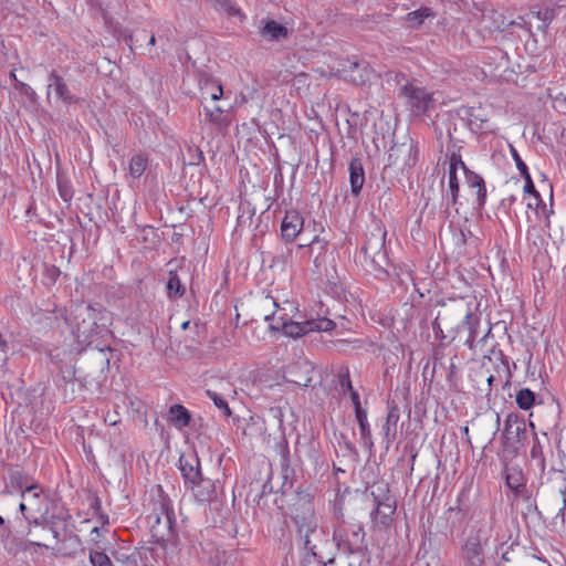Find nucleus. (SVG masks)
<instances>
[{"mask_svg":"<svg viewBox=\"0 0 566 566\" xmlns=\"http://www.w3.org/2000/svg\"><path fill=\"white\" fill-rule=\"evenodd\" d=\"M207 396L213 401L216 407L223 412L226 417L231 416V409L223 397H221L218 392L212 390H207Z\"/></svg>","mask_w":566,"mask_h":566,"instance_id":"nucleus-39","label":"nucleus"},{"mask_svg":"<svg viewBox=\"0 0 566 566\" xmlns=\"http://www.w3.org/2000/svg\"><path fill=\"white\" fill-rule=\"evenodd\" d=\"M190 484L193 495L199 502H209L216 495V486L210 479H206L201 475L198 481Z\"/></svg>","mask_w":566,"mask_h":566,"instance_id":"nucleus-18","label":"nucleus"},{"mask_svg":"<svg viewBox=\"0 0 566 566\" xmlns=\"http://www.w3.org/2000/svg\"><path fill=\"white\" fill-rule=\"evenodd\" d=\"M472 313L471 305L464 298H455L444 303L434 319L437 328L443 338L454 339L465 326V321L470 319Z\"/></svg>","mask_w":566,"mask_h":566,"instance_id":"nucleus-2","label":"nucleus"},{"mask_svg":"<svg viewBox=\"0 0 566 566\" xmlns=\"http://www.w3.org/2000/svg\"><path fill=\"white\" fill-rule=\"evenodd\" d=\"M417 161V151L413 144H395L388 153V166L397 167L399 170L411 168Z\"/></svg>","mask_w":566,"mask_h":566,"instance_id":"nucleus-7","label":"nucleus"},{"mask_svg":"<svg viewBox=\"0 0 566 566\" xmlns=\"http://www.w3.org/2000/svg\"><path fill=\"white\" fill-rule=\"evenodd\" d=\"M546 514L553 518H560L564 521V511L566 509V489H559L549 499L544 500L542 503Z\"/></svg>","mask_w":566,"mask_h":566,"instance_id":"nucleus-15","label":"nucleus"},{"mask_svg":"<svg viewBox=\"0 0 566 566\" xmlns=\"http://www.w3.org/2000/svg\"><path fill=\"white\" fill-rule=\"evenodd\" d=\"M527 438L525 420L517 413H509L502 431V446L505 451L516 453Z\"/></svg>","mask_w":566,"mask_h":566,"instance_id":"nucleus-6","label":"nucleus"},{"mask_svg":"<svg viewBox=\"0 0 566 566\" xmlns=\"http://www.w3.org/2000/svg\"><path fill=\"white\" fill-rule=\"evenodd\" d=\"M335 77H340L355 85H364L368 81L367 66L358 63L357 61H343L339 67L333 73Z\"/></svg>","mask_w":566,"mask_h":566,"instance_id":"nucleus-8","label":"nucleus"},{"mask_svg":"<svg viewBox=\"0 0 566 566\" xmlns=\"http://www.w3.org/2000/svg\"><path fill=\"white\" fill-rule=\"evenodd\" d=\"M10 76H11L15 82L18 81L14 72H11Z\"/></svg>","mask_w":566,"mask_h":566,"instance_id":"nucleus-60","label":"nucleus"},{"mask_svg":"<svg viewBox=\"0 0 566 566\" xmlns=\"http://www.w3.org/2000/svg\"><path fill=\"white\" fill-rule=\"evenodd\" d=\"M4 523H6V522H4L3 517H2V516H0V527L4 526Z\"/></svg>","mask_w":566,"mask_h":566,"instance_id":"nucleus-59","label":"nucleus"},{"mask_svg":"<svg viewBox=\"0 0 566 566\" xmlns=\"http://www.w3.org/2000/svg\"><path fill=\"white\" fill-rule=\"evenodd\" d=\"M189 325H190V322H189V321H186V322H184V323L181 324V328H182V329H187V328L189 327Z\"/></svg>","mask_w":566,"mask_h":566,"instance_id":"nucleus-55","label":"nucleus"},{"mask_svg":"<svg viewBox=\"0 0 566 566\" xmlns=\"http://www.w3.org/2000/svg\"><path fill=\"white\" fill-rule=\"evenodd\" d=\"M463 174L465 176L468 186L470 188H476V197L479 203H483L486 196L483 178L475 172L469 171L467 168L463 170Z\"/></svg>","mask_w":566,"mask_h":566,"instance_id":"nucleus-25","label":"nucleus"},{"mask_svg":"<svg viewBox=\"0 0 566 566\" xmlns=\"http://www.w3.org/2000/svg\"><path fill=\"white\" fill-rule=\"evenodd\" d=\"M265 321H272V329H282L283 333L291 337H301L311 332H328L335 327V323L326 317L307 319L304 322L287 321L284 315H279L277 312L272 315H265Z\"/></svg>","mask_w":566,"mask_h":566,"instance_id":"nucleus-3","label":"nucleus"},{"mask_svg":"<svg viewBox=\"0 0 566 566\" xmlns=\"http://www.w3.org/2000/svg\"><path fill=\"white\" fill-rule=\"evenodd\" d=\"M461 168L465 170V165L461 160V157L452 154L449 161L448 169V192L446 195L447 206H454L457 203L458 195H459V178H458V169Z\"/></svg>","mask_w":566,"mask_h":566,"instance_id":"nucleus-10","label":"nucleus"},{"mask_svg":"<svg viewBox=\"0 0 566 566\" xmlns=\"http://www.w3.org/2000/svg\"><path fill=\"white\" fill-rule=\"evenodd\" d=\"M502 558H503L504 560H506V562H510V560H511V557L509 556V552H504V553L502 554Z\"/></svg>","mask_w":566,"mask_h":566,"instance_id":"nucleus-54","label":"nucleus"},{"mask_svg":"<svg viewBox=\"0 0 566 566\" xmlns=\"http://www.w3.org/2000/svg\"><path fill=\"white\" fill-rule=\"evenodd\" d=\"M179 469L186 482L192 483L200 479V462L196 455L181 457L179 460Z\"/></svg>","mask_w":566,"mask_h":566,"instance_id":"nucleus-17","label":"nucleus"},{"mask_svg":"<svg viewBox=\"0 0 566 566\" xmlns=\"http://www.w3.org/2000/svg\"><path fill=\"white\" fill-rule=\"evenodd\" d=\"M470 124L474 125L478 129H488V119L482 118L479 114H471Z\"/></svg>","mask_w":566,"mask_h":566,"instance_id":"nucleus-46","label":"nucleus"},{"mask_svg":"<svg viewBox=\"0 0 566 566\" xmlns=\"http://www.w3.org/2000/svg\"><path fill=\"white\" fill-rule=\"evenodd\" d=\"M370 495L374 499V503L391 497L389 486L385 482H377L371 485Z\"/></svg>","mask_w":566,"mask_h":566,"instance_id":"nucleus-37","label":"nucleus"},{"mask_svg":"<svg viewBox=\"0 0 566 566\" xmlns=\"http://www.w3.org/2000/svg\"><path fill=\"white\" fill-rule=\"evenodd\" d=\"M523 177L525 179L524 191L526 193L533 195L535 197V199L538 200L539 199V193L535 189V186L533 184V180L531 178L530 172L526 174V175H523Z\"/></svg>","mask_w":566,"mask_h":566,"instance_id":"nucleus-45","label":"nucleus"},{"mask_svg":"<svg viewBox=\"0 0 566 566\" xmlns=\"http://www.w3.org/2000/svg\"><path fill=\"white\" fill-rule=\"evenodd\" d=\"M496 424L500 426V415L496 413ZM496 429H499V427H496Z\"/></svg>","mask_w":566,"mask_h":566,"instance_id":"nucleus-58","label":"nucleus"},{"mask_svg":"<svg viewBox=\"0 0 566 566\" xmlns=\"http://www.w3.org/2000/svg\"><path fill=\"white\" fill-rule=\"evenodd\" d=\"M537 20H533V28L536 25Z\"/></svg>","mask_w":566,"mask_h":566,"instance_id":"nucleus-63","label":"nucleus"},{"mask_svg":"<svg viewBox=\"0 0 566 566\" xmlns=\"http://www.w3.org/2000/svg\"><path fill=\"white\" fill-rule=\"evenodd\" d=\"M465 566H484V558H463Z\"/></svg>","mask_w":566,"mask_h":566,"instance_id":"nucleus-48","label":"nucleus"},{"mask_svg":"<svg viewBox=\"0 0 566 566\" xmlns=\"http://www.w3.org/2000/svg\"><path fill=\"white\" fill-rule=\"evenodd\" d=\"M147 167V158L144 155H135L129 161V174L134 178H139Z\"/></svg>","mask_w":566,"mask_h":566,"instance_id":"nucleus-33","label":"nucleus"},{"mask_svg":"<svg viewBox=\"0 0 566 566\" xmlns=\"http://www.w3.org/2000/svg\"><path fill=\"white\" fill-rule=\"evenodd\" d=\"M57 188L61 198L66 202L73 197V190L70 181L62 175L57 174Z\"/></svg>","mask_w":566,"mask_h":566,"instance_id":"nucleus-38","label":"nucleus"},{"mask_svg":"<svg viewBox=\"0 0 566 566\" xmlns=\"http://www.w3.org/2000/svg\"><path fill=\"white\" fill-rule=\"evenodd\" d=\"M461 430H462L463 436L465 437L467 441L470 443L471 440H470V434H469V427L464 426Z\"/></svg>","mask_w":566,"mask_h":566,"instance_id":"nucleus-52","label":"nucleus"},{"mask_svg":"<svg viewBox=\"0 0 566 566\" xmlns=\"http://www.w3.org/2000/svg\"><path fill=\"white\" fill-rule=\"evenodd\" d=\"M479 321H480L479 317L473 315V313H471L470 319H467L465 326L462 327V331H467V333H468V336H467L464 343L470 348H473L474 342L476 340V338L479 336V331H478Z\"/></svg>","mask_w":566,"mask_h":566,"instance_id":"nucleus-29","label":"nucleus"},{"mask_svg":"<svg viewBox=\"0 0 566 566\" xmlns=\"http://www.w3.org/2000/svg\"><path fill=\"white\" fill-rule=\"evenodd\" d=\"M535 15L537 17H534V20H537V23L535 25V28L539 31H544L547 25L549 24V22L553 20L554 18V11L553 9H544V10H535Z\"/></svg>","mask_w":566,"mask_h":566,"instance_id":"nucleus-36","label":"nucleus"},{"mask_svg":"<svg viewBox=\"0 0 566 566\" xmlns=\"http://www.w3.org/2000/svg\"><path fill=\"white\" fill-rule=\"evenodd\" d=\"M542 447L539 444V442L537 441V439H535V442L531 449V457L533 459H541V461L543 462V458H542Z\"/></svg>","mask_w":566,"mask_h":566,"instance_id":"nucleus-47","label":"nucleus"},{"mask_svg":"<svg viewBox=\"0 0 566 566\" xmlns=\"http://www.w3.org/2000/svg\"><path fill=\"white\" fill-rule=\"evenodd\" d=\"M48 82V96L50 95V91L53 90L55 98L66 105L78 102V98L71 93L64 78L56 71L53 70L49 74Z\"/></svg>","mask_w":566,"mask_h":566,"instance_id":"nucleus-11","label":"nucleus"},{"mask_svg":"<svg viewBox=\"0 0 566 566\" xmlns=\"http://www.w3.org/2000/svg\"><path fill=\"white\" fill-rule=\"evenodd\" d=\"M41 489L38 484H31L25 486V490L21 492V497L29 504V509L39 513L41 511Z\"/></svg>","mask_w":566,"mask_h":566,"instance_id":"nucleus-24","label":"nucleus"},{"mask_svg":"<svg viewBox=\"0 0 566 566\" xmlns=\"http://www.w3.org/2000/svg\"><path fill=\"white\" fill-rule=\"evenodd\" d=\"M352 399H353V402L355 405V409L357 408V402H359V397H358V394L353 391L352 392Z\"/></svg>","mask_w":566,"mask_h":566,"instance_id":"nucleus-53","label":"nucleus"},{"mask_svg":"<svg viewBox=\"0 0 566 566\" xmlns=\"http://www.w3.org/2000/svg\"><path fill=\"white\" fill-rule=\"evenodd\" d=\"M334 536L346 542L350 552H358L365 546V532L361 525H352L349 530L340 528Z\"/></svg>","mask_w":566,"mask_h":566,"instance_id":"nucleus-12","label":"nucleus"},{"mask_svg":"<svg viewBox=\"0 0 566 566\" xmlns=\"http://www.w3.org/2000/svg\"><path fill=\"white\" fill-rule=\"evenodd\" d=\"M399 409L396 406H392L388 411L385 424L382 427L386 438L389 439L390 436L392 438L395 437L396 426L399 420Z\"/></svg>","mask_w":566,"mask_h":566,"instance_id":"nucleus-31","label":"nucleus"},{"mask_svg":"<svg viewBox=\"0 0 566 566\" xmlns=\"http://www.w3.org/2000/svg\"><path fill=\"white\" fill-rule=\"evenodd\" d=\"M201 97L207 101L210 98L211 101H219L223 95V88L221 84L212 78L205 80L203 83L200 84Z\"/></svg>","mask_w":566,"mask_h":566,"instance_id":"nucleus-22","label":"nucleus"},{"mask_svg":"<svg viewBox=\"0 0 566 566\" xmlns=\"http://www.w3.org/2000/svg\"><path fill=\"white\" fill-rule=\"evenodd\" d=\"M489 541V536L484 534V531L480 528L474 536H470L463 547H462V557L463 558H484L483 555V544H486Z\"/></svg>","mask_w":566,"mask_h":566,"instance_id":"nucleus-14","label":"nucleus"},{"mask_svg":"<svg viewBox=\"0 0 566 566\" xmlns=\"http://www.w3.org/2000/svg\"><path fill=\"white\" fill-rule=\"evenodd\" d=\"M92 533H96V534L98 535V527H94V528L92 530Z\"/></svg>","mask_w":566,"mask_h":566,"instance_id":"nucleus-62","label":"nucleus"},{"mask_svg":"<svg viewBox=\"0 0 566 566\" xmlns=\"http://www.w3.org/2000/svg\"><path fill=\"white\" fill-rule=\"evenodd\" d=\"M534 17H536L535 9H532L523 15H518L515 20L509 21L507 24L502 22V28L504 29L506 27L516 25L524 28L527 32L532 33Z\"/></svg>","mask_w":566,"mask_h":566,"instance_id":"nucleus-30","label":"nucleus"},{"mask_svg":"<svg viewBox=\"0 0 566 566\" xmlns=\"http://www.w3.org/2000/svg\"><path fill=\"white\" fill-rule=\"evenodd\" d=\"M303 226L304 219L298 211H287L281 224L282 237L287 241H293L300 234Z\"/></svg>","mask_w":566,"mask_h":566,"instance_id":"nucleus-13","label":"nucleus"},{"mask_svg":"<svg viewBox=\"0 0 566 566\" xmlns=\"http://www.w3.org/2000/svg\"><path fill=\"white\" fill-rule=\"evenodd\" d=\"M386 231L379 230L373 233L367 243L361 248L360 262L369 271L385 272L387 258L384 251Z\"/></svg>","mask_w":566,"mask_h":566,"instance_id":"nucleus-5","label":"nucleus"},{"mask_svg":"<svg viewBox=\"0 0 566 566\" xmlns=\"http://www.w3.org/2000/svg\"><path fill=\"white\" fill-rule=\"evenodd\" d=\"M510 150H511L512 157H513V159H514V161L516 164V167L520 170L521 175L523 176V175L528 174L527 166L525 165V163L520 157L517 150L513 146H510Z\"/></svg>","mask_w":566,"mask_h":566,"instance_id":"nucleus-44","label":"nucleus"},{"mask_svg":"<svg viewBox=\"0 0 566 566\" xmlns=\"http://www.w3.org/2000/svg\"><path fill=\"white\" fill-rule=\"evenodd\" d=\"M98 313L90 305H80L71 319L72 332L80 344L90 343L97 334Z\"/></svg>","mask_w":566,"mask_h":566,"instance_id":"nucleus-4","label":"nucleus"},{"mask_svg":"<svg viewBox=\"0 0 566 566\" xmlns=\"http://www.w3.org/2000/svg\"><path fill=\"white\" fill-rule=\"evenodd\" d=\"M163 510L165 511L168 523H170L172 511L169 510L165 504H163Z\"/></svg>","mask_w":566,"mask_h":566,"instance_id":"nucleus-51","label":"nucleus"},{"mask_svg":"<svg viewBox=\"0 0 566 566\" xmlns=\"http://www.w3.org/2000/svg\"><path fill=\"white\" fill-rule=\"evenodd\" d=\"M327 245V241L326 240H323L321 239L317 234L313 237V239L308 242V243H305V244H300L298 245V249H304V248H307V252L310 254H312L314 252V250H318V253H321L322 251L325 250Z\"/></svg>","mask_w":566,"mask_h":566,"instance_id":"nucleus-41","label":"nucleus"},{"mask_svg":"<svg viewBox=\"0 0 566 566\" xmlns=\"http://www.w3.org/2000/svg\"><path fill=\"white\" fill-rule=\"evenodd\" d=\"M401 94L416 114L424 113L431 104V95L422 87L407 84L401 88Z\"/></svg>","mask_w":566,"mask_h":566,"instance_id":"nucleus-9","label":"nucleus"},{"mask_svg":"<svg viewBox=\"0 0 566 566\" xmlns=\"http://www.w3.org/2000/svg\"><path fill=\"white\" fill-rule=\"evenodd\" d=\"M28 483V476L18 468L11 469L9 472V484L8 488H11L15 491H24L25 486H30Z\"/></svg>","mask_w":566,"mask_h":566,"instance_id":"nucleus-28","label":"nucleus"},{"mask_svg":"<svg viewBox=\"0 0 566 566\" xmlns=\"http://www.w3.org/2000/svg\"><path fill=\"white\" fill-rule=\"evenodd\" d=\"M375 504L376 509L370 513L371 520L376 524H380L384 526L388 525L389 522L391 521L392 514L396 511L395 499L391 496L382 501H378Z\"/></svg>","mask_w":566,"mask_h":566,"instance_id":"nucleus-16","label":"nucleus"},{"mask_svg":"<svg viewBox=\"0 0 566 566\" xmlns=\"http://www.w3.org/2000/svg\"><path fill=\"white\" fill-rule=\"evenodd\" d=\"M505 480L506 485L515 493H521L525 488V479L518 469L507 468Z\"/></svg>","mask_w":566,"mask_h":566,"instance_id":"nucleus-26","label":"nucleus"},{"mask_svg":"<svg viewBox=\"0 0 566 566\" xmlns=\"http://www.w3.org/2000/svg\"><path fill=\"white\" fill-rule=\"evenodd\" d=\"M314 72L317 73L322 77H332V76H334L333 73H335V70L331 71L329 73H326L323 69H316Z\"/></svg>","mask_w":566,"mask_h":566,"instance_id":"nucleus-49","label":"nucleus"},{"mask_svg":"<svg viewBox=\"0 0 566 566\" xmlns=\"http://www.w3.org/2000/svg\"><path fill=\"white\" fill-rule=\"evenodd\" d=\"M260 34L269 41H279L287 36V29L274 20H269L260 30Z\"/></svg>","mask_w":566,"mask_h":566,"instance_id":"nucleus-20","label":"nucleus"},{"mask_svg":"<svg viewBox=\"0 0 566 566\" xmlns=\"http://www.w3.org/2000/svg\"><path fill=\"white\" fill-rule=\"evenodd\" d=\"M205 113L209 122L220 126H227L229 120L224 116V109L220 106H216L213 108L205 107Z\"/></svg>","mask_w":566,"mask_h":566,"instance_id":"nucleus-35","label":"nucleus"},{"mask_svg":"<svg viewBox=\"0 0 566 566\" xmlns=\"http://www.w3.org/2000/svg\"><path fill=\"white\" fill-rule=\"evenodd\" d=\"M185 293V286L181 284L178 275L174 272L169 273V280L167 283V294L170 298L180 297Z\"/></svg>","mask_w":566,"mask_h":566,"instance_id":"nucleus-32","label":"nucleus"},{"mask_svg":"<svg viewBox=\"0 0 566 566\" xmlns=\"http://www.w3.org/2000/svg\"><path fill=\"white\" fill-rule=\"evenodd\" d=\"M292 518L297 527L300 537L303 539L305 549H307L318 562L324 563L325 565L333 564V558L324 562L323 555L318 549V543L325 538V534L323 531L317 528L314 506L308 497L302 496L293 504Z\"/></svg>","mask_w":566,"mask_h":566,"instance_id":"nucleus-1","label":"nucleus"},{"mask_svg":"<svg viewBox=\"0 0 566 566\" xmlns=\"http://www.w3.org/2000/svg\"><path fill=\"white\" fill-rule=\"evenodd\" d=\"M216 10L226 12L229 15H237L240 10L237 9L229 0H209Z\"/></svg>","mask_w":566,"mask_h":566,"instance_id":"nucleus-40","label":"nucleus"},{"mask_svg":"<svg viewBox=\"0 0 566 566\" xmlns=\"http://www.w3.org/2000/svg\"><path fill=\"white\" fill-rule=\"evenodd\" d=\"M19 509H20V511H21V513H22V514H25V512H27V511H31V510L29 509V504H28L25 501H23V500H22V502L20 503Z\"/></svg>","mask_w":566,"mask_h":566,"instance_id":"nucleus-50","label":"nucleus"},{"mask_svg":"<svg viewBox=\"0 0 566 566\" xmlns=\"http://www.w3.org/2000/svg\"><path fill=\"white\" fill-rule=\"evenodd\" d=\"M169 413L171 422L179 428L186 427L190 422V413L181 405H174L170 407Z\"/></svg>","mask_w":566,"mask_h":566,"instance_id":"nucleus-27","label":"nucleus"},{"mask_svg":"<svg viewBox=\"0 0 566 566\" xmlns=\"http://www.w3.org/2000/svg\"><path fill=\"white\" fill-rule=\"evenodd\" d=\"M90 562L92 566H113L109 557L105 553L98 551L90 552Z\"/></svg>","mask_w":566,"mask_h":566,"instance_id":"nucleus-42","label":"nucleus"},{"mask_svg":"<svg viewBox=\"0 0 566 566\" xmlns=\"http://www.w3.org/2000/svg\"><path fill=\"white\" fill-rule=\"evenodd\" d=\"M15 88L22 94L24 95L30 102L34 103L36 101V93L34 92V90L28 85L27 83L24 82H21V81H17L15 83Z\"/></svg>","mask_w":566,"mask_h":566,"instance_id":"nucleus-43","label":"nucleus"},{"mask_svg":"<svg viewBox=\"0 0 566 566\" xmlns=\"http://www.w3.org/2000/svg\"><path fill=\"white\" fill-rule=\"evenodd\" d=\"M155 43H156V38H155V35H151L149 38V45H155Z\"/></svg>","mask_w":566,"mask_h":566,"instance_id":"nucleus-57","label":"nucleus"},{"mask_svg":"<svg viewBox=\"0 0 566 566\" xmlns=\"http://www.w3.org/2000/svg\"><path fill=\"white\" fill-rule=\"evenodd\" d=\"M355 415H356L357 422L359 424L361 440H363L364 444L370 449L374 446V443L371 440V432H370L369 423L367 420V411L361 408L360 402H357V408H356Z\"/></svg>","mask_w":566,"mask_h":566,"instance_id":"nucleus-21","label":"nucleus"},{"mask_svg":"<svg viewBox=\"0 0 566 566\" xmlns=\"http://www.w3.org/2000/svg\"><path fill=\"white\" fill-rule=\"evenodd\" d=\"M32 544H35V545H38V546H46L45 544H42V543H40V542H32Z\"/></svg>","mask_w":566,"mask_h":566,"instance_id":"nucleus-61","label":"nucleus"},{"mask_svg":"<svg viewBox=\"0 0 566 566\" xmlns=\"http://www.w3.org/2000/svg\"><path fill=\"white\" fill-rule=\"evenodd\" d=\"M494 380V376L490 375L488 378H486V381H488V385L491 386L492 382Z\"/></svg>","mask_w":566,"mask_h":566,"instance_id":"nucleus-56","label":"nucleus"},{"mask_svg":"<svg viewBox=\"0 0 566 566\" xmlns=\"http://www.w3.org/2000/svg\"><path fill=\"white\" fill-rule=\"evenodd\" d=\"M349 180L353 195H358L365 182V174L361 161L354 158L349 163Z\"/></svg>","mask_w":566,"mask_h":566,"instance_id":"nucleus-19","label":"nucleus"},{"mask_svg":"<svg viewBox=\"0 0 566 566\" xmlns=\"http://www.w3.org/2000/svg\"><path fill=\"white\" fill-rule=\"evenodd\" d=\"M436 17V13L428 7H421L418 10L407 13L405 17L406 23L411 29H418L426 19Z\"/></svg>","mask_w":566,"mask_h":566,"instance_id":"nucleus-23","label":"nucleus"},{"mask_svg":"<svg viewBox=\"0 0 566 566\" xmlns=\"http://www.w3.org/2000/svg\"><path fill=\"white\" fill-rule=\"evenodd\" d=\"M515 401L521 409L528 410L534 405L535 394L528 388H523L516 394Z\"/></svg>","mask_w":566,"mask_h":566,"instance_id":"nucleus-34","label":"nucleus"}]
</instances>
